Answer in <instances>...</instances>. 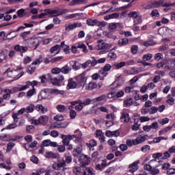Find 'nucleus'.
Segmentation results:
<instances>
[{
  "mask_svg": "<svg viewBox=\"0 0 175 175\" xmlns=\"http://www.w3.org/2000/svg\"><path fill=\"white\" fill-rule=\"evenodd\" d=\"M51 73L52 75H48V79L53 85L59 87L62 81L65 80V77H64L63 75H59V73H61V68L58 67L54 68L51 70Z\"/></svg>",
  "mask_w": 175,
  "mask_h": 175,
  "instance_id": "1",
  "label": "nucleus"
},
{
  "mask_svg": "<svg viewBox=\"0 0 175 175\" xmlns=\"http://www.w3.org/2000/svg\"><path fill=\"white\" fill-rule=\"evenodd\" d=\"M27 44L30 49L36 50L40 44V38H30L27 40Z\"/></svg>",
  "mask_w": 175,
  "mask_h": 175,
  "instance_id": "2",
  "label": "nucleus"
},
{
  "mask_svg": "<svg viewBox=\"0 0 175 175\" xmlns=\"http://www.w3.org/2000/svg\"><path fill=\"white\" fill-rule=\"evenodd\" d=\"M75 79L79 88L81 87L84 88V86L85 85V83L87 82V77H85V72H83V73L79 75L78 76L75 77Z\"/></svg>",
  "mask_w": 175,
  "mask_h": 175,
  "instance_id": "3",
  "label": "nucleus"
},
{
  "mask_svg": "<svg viewBox=\"0 0 175 175\" xmlns=\"http://www.w3.org/2000/svg\"><path fill=\"white\" fill-rule=\"evenodd\" d=\"M6 73H7L8 77H11L12 79H15L16 80H17V79H20V77L24 76V72H21V75L18 77L16 78V77L14 75H18V70H14V71L10 70V68L7 69V70H5L4 72L3 75H6Z\"/></svg>",
  "mask_w": 175,
  "mask_h": 175,
  "instance_id": "4",
  "label": "nucleus"
},
{
  "mask_svg": "<svg viewBox=\"0 0 175 175\" xmlns=\"http://www.w3.org/2000/svg\"><path fill=\"white\" fill-rule=\"evenodd\" d=\"M76 137L75 135H61V138L62 139V143L64 146H69V143H70V140H73Z\"/></svg>",
  "mask_w": 175,
  "mask_h": 175,
  "instance_id": "5",
  "label": "nucleus"
},
{
  "mask_svg": "<svg viewBox=\"0 0 175 175\" xmlns=\"http://www.w3.org/2000/svg\"><path fill=\"white\" fill-rule=\"evenodd\" d=\"M79 161L80 162V166L81 167H84V166H87L88 163H90V158L88 155L82 154L79 157Z\"/></svg>",
  "mask_w": 175,
  "mask_h": 175,
  "instance_id": "6",
  "label": "nucleus"
},
{
  "mask_svg": "<svg viewBox=\"0 0 175 175\" xmlns=\"http://www.w3.org/2000/svg\"><path fill=\"white\" fill-rule=\"evenodd\" d=\"M75 88H80L79 86V84L77 83V81H75L73 79L70 78L68 79V83L67 85V90H70V89H75Z\"/></svg>",
  "mask_w": 175,
  "mask_h": 175,
  "instance_id": "7",
  "label": "nucleus"
},
{
  "mask_svg": "<svg viewBox=\"0 0 175 175\" xmlns=\"http://www.w3.org/2000/svg\"><path fill=\"white\" fill-rule=\"evenodd\" d=\"M80 27H83L81 23H74L71 25H66V31L69 32L70 31H73V29H76V28H79Z\"/></svg>",
  "mask_w": 175,
  "mask_h": 175,
  "instance_id": "8",
  "label": "nucleus"
},
{
  "mask_svg": "<svg viewBox=\"0 0 175 175\" xmlns=\"http://www.w3.org/2000/svg\"><path fill=\"white\" fill-rule=\"evenodd\" d=\"M139 163H140V161L137 160V161H135L132 164H130L129 165V167L130 169L129 172L135 173V172H136L139 169V166H137V165H139Z\"/></svg>",
  "mask_w": 175,
  "mask_h": 175,
  "instance_id": "9",
  "label": "nucleus"
},
{
  "mask_svg": "<svg viewBox=\"0 0 175 175\" xmlns=\"http://www.w3.org/2000/svg\"><path fill=\"white\" fill-rule=\"evenodd\" d=\"M44 12H45V13H46L47 14H51L53 17L61 16V14H62V13L58 12V10H57L46 9L44 10Z\"/></svg>",
  "mask_w": 175,
  "mask_h": 175,
  "instance_id": "10",
  "label": "nucleus"
},
{
  "mask_svg": "<svg viewBox=\"0 0 175 175\" xmlns=\"http://www.w3.org/2000/svg\"><path fill=\"white\" fill-rule=\"evenodd\" d=\"M146 137L140 136L137 137L135 140L133 141V146H137V144H142V143H144L146 142Z\"/></svg>",
  "mask_w": 175,
  "mask_h": 175,
  "instance_id": "11",
  "label": "nucleus"
},
{
  "mask_svg": "<svg viewBox=\"0 0 175 175\" xmlns=\"http://www.w3.org/2000/svg\"><path fill=\"white\" fill-rule=\"evenodd\" d=\"M15 51H18V53H27L28 51V47L27 46H20L19 44H17L14 46Z\"/></svg>",
  "mask_w": 175,
  "mask_h": 175,
  "instance_id": "12",
  "label": "nucleus"
},
{
  "mask_svg": "<svg viewBox=\"0 0 175 175\" xmlns=\"http://www.w3.org/2000/svg\"><path fill=\"white\" fill-rule=\"evenodd\" d=\"M111 69V66L109 64H106L103 69H101L100 70V75H103V76H106L107 75V72Z\"/></svg>",
  "mask_w": 175,
  "mask_h": 175,
  "instance_id": "13",
  "label": "nucleus"
},
{
  "mask_svg": "<svg viewBox=\"0 0 175 175\" xmlns=\"http://www.w3.org/2000/svg\"><path fill=\"white\" fill-rule=\"evenodd\" d=\"M48 92L52 94V95H64L65 93L64 90H59L58 89H49Z\"/></svg>",
  "mask_w": 175,
  "mask_h": 175,
  "instance_id": "14",
  "label": "nucleus"
},
{
  "mask_svg": "<svg viewBox=\"0 0 175 175\" xmlns=\"http://www.w3.org/2000/svg\"><path fill=\"white\" fill-rule=\"evenodd\" d=\"M29 84H31V81L26 82V84L24 85H21V87L14 88V91H24V90H27V88H29Z\"/></svg>",
  "mask_w": 175,
  "mask_h": 175,
  "instance_id": "15",
  "label": "nucleus"
},
{
  "mask_svg": "<svg viewBox=\"0 0 175 175\" xmlns=\"http://www.w3.org/2000/svg\"><path fill=\"white\" fill-rule=\"evenodd\" d=\"M87 0H72L69 3V6H75L76 5H84L86 3Z\"/></svg>",
  "mask_w": 175,
  "mask_h": 175,
  "instance_id": "16",
  "label": "nucleus"
},
{
  "mask_svg": "<svg viewBox=\"0 0 175 175\" xmlns=\"http://www.w3.org/2000/svg\"><path fill=\"white\" fill-rule=\"evenodd\" d=\"M87 25L90 27H95V25H100L99 21L96 19L92 20L89 18L86 21Z\"/></svg>",
  "mask_w": 175,
  "mask_h": 175,
  "instance_id": "17",
  "label": "nucleus"
},
{
  "mask_svg": "<svg viewBox=\"0 0 175 175\" xmlns=\"http://www.w3.org/2000/svg\"><path fill=\"white\" fill-rule=\"evenodd\" d=\"M38 146V141H33L31 144H25L24 148L27 151H29V148H35Z\"/></svg>",
  "mask_w": 175,
  "mask_h": 175,
  "instance_id": "18",
  "label": "nucleus"
},
{
  "mask_svg": "<svg viewBox=\"0 0 175 175\" xmlns=\"http://www.w3.org/2000/svg\"><path fill=\"white\" fill-rule=\"evenodd\" d=\"M98 50H105V49L109 50V49H111V45L106 42H102L101 44H98Z\"/></svg>",
  "mask_w": 175,
  "mask_h": 175,
  "instance_id": "19",
  "label": "nucleus"
},
{
  "mask_svg": "<svg viewBox=\"0 0 175 175\" xmlns=\"http://www.w3.org/2000/svg\"><path fill=\"white\" fill-rule=\"evenodd\" d=\"M4 92L5 93V94L3 95V100H9L10 99V94H12V90L9 89H5L4 90Z\"/></svg>",
  "mask_w": 175,
  "mask_h": 175,
  "instance_id": "20",
  "label": "nucleus"
},
{
  "mask_svg": "<svg viewBox=\"0 0 175 175\" xmlns=\"http://www.w3.org/2000/svg\"><path fill=\"white\" fill-rule=\"evenodd\" d=\"M60 70H61L62 73H64V75H68L72 70V68L69 67V66H68V65H66L64 67H62V68H60Z\"/></svg>",
  "mask_w": 175,
  "mask_h": 175,
  "instance_id": "21",
  "label": "nucleus"
},
{
  "mask_svg": "<svg viewBox=\"0 0 175 175\" xmlns=\"http://www.w3.org/2000/svg\"><path fill=\"white\" fill-rule=\"evenodd\" d=\"M17 35H18V33H17V31H16L15 30L14 31H11L8 33L6 36V38L8 40H12V39H14V38H16Z\"/></svg>",
  "mask_w": 175,
  "mask_h": 175,
  "instance_id": "22",
  "label": "nucleus"
},
{
  "mask_svg": "<svg viewBox=\"0 0 175 175\" xmlns=\"http://www.w3.org/2000/svg\"><path fill=\"white\" fill-rule=\"evenodd\" d=\"M133 105V100L131 98H127L124 101V107H129Z\"/></svg>",
  "mask_w": 175,
  "mask_h": 175,
  "instance_id": "23",
  "label": "nucleus"
},
{
  "mask_svg": "<svg viewBox=\"0 0 175 175\" xmlns=\"http://www.w3.org/2000/svg\"><path fill=\"white\" fill-rule=\"evenodd\" d=\"M83 151V146L81 145L78 146L76 148H74V156L77 157V155H80Z\"/></svg>",
  "mask_w": 175,
  "mask_h": 175,
  "instance_id": "24",
  "label": "nucleus"
},
{
  "mask_svg": "<svg viewBox=\"0 0 175 175\" xmlns=\"http://www.w3.org/2000/svg\"><path fill=\"white\" fill-rule=\"evenodd\" d=\"M121 121L124 122H129V114L128 113H123L120 117Z\"/></svg>",
  "mask_w": 175,
  "mask_h": 175,
  "instance_id": "25",
  "label": "nucleus"
},
{
  "mask_svg": "<svg viewBox=\"0 0 175 175\" xmlns=\"http://www.w3.org/2000/svg\"><path fill=\"white\" fill-rule=\"evenodd\" d=\"M83 175H95V171L92 168H85Z\"/></svg>",
  "mask_w": 175,
  "mask_h": 175,
  "instance_id": "26",
  "label": "nucleus"
},
{
  "mask_svg": "<svg viewBox=\"0 0 175 175\" xmlns=\"http://www.w3.org/2000/svg\"><path fill=\"white\" fill-rule=\"evenodd\" d=\"M163 0L154 1L152 2L154 8H160V6H163Z\"/></svg>",
  "mask_w": 175,
  "mask_h": 175,
  "instance_id": "27",
  "label": "nucleus"
},
{
  "mask_svg": "<svg viewBox=\"0 0 175 175\" xmlns=\"http://www.w3.org/2000/svg\"><path fill=\"white\" fill-rule=\"evenodd\" d=\"M95 88H98V84H96V83L95 82H90L87 90H89V91H91L92 90H95Z\"/></svg>",
  "mask_w": 175,
  "mask_h": 175,
  "instance_id": "28",
  "label": "nucleus"
},
{
  "mask_svg": "<svg viewBox=\"0 0 175 175\" xmlns=\"http://www.w3.org/2000/svg\"><path fill=\"white\" fill-rule=\"evenodd\" d=\"M36 110H37V111H40L42 114L44 113V111H47V109L44 108V107H43L42 105H37L36 107Z\"/></svg>",
  "mask_w": 175,
  "mask_h": 175,
  "instance_id": "29",
  "label": "nucleus"
},
{
  "mask_svg": "<svg viewBox=\"0 0 175 175\" xmlns=\"http://www.w3.org/2000/svg\"><path fill=\"white\" fill-rule=\"evenodd\" d=\"M46 158H52V159H54L57 158V154L53 152H46L45 154Z\"/></svg>",
  "mask_w": 175,
  "mask_h": 175,
  "instance_id": "30",
  "label": "nucleus"
},
{
  "mask_svg": "<svg viewBox=\"0 0 175 175\" xmlns=\"http://www.w3.org/2000/svg\"><path fill=\"white\" fill-rule=\"evenodd\" d=\"M129 17L134 18V20H136V18H137V17L139 16V12H130L128 14Z\"/></svg>",
  "mask_w": 175,
  "mask_h": 175,
  "instance_id": "31",
  "label": "nucleus"
},
{
  "mask_svg": "<svg viewBox=\"0 0 175 175\" xmlns=\"http://www.w3.org/2000/svg\"><path fill=\"white\" fill-rule=\"evenodd\" d=\"M43 62V56L40 55L38 59H36L31 65H40V63Z\"/></svg>",
  "mask_w": 175,
  "mask_h": 175,
  "instance_id": "32",
  "label": "nucleus"
},
{
  "mask_svg": "<svg viewBox=\"0 0 175 175\" xmlns=\"http://www.w3.org/2000/svg\"><path fill=\"white\" fill-rule=\"evenodd\" d=\"M39 119L41 124H47V122H49V117H47L46 116H42L39 118Z\"/></svg>",
  "mask_w": 175,
  "mask_h": 175,
  "instance_id": "33",
  "label": "nucleus"
},
{
  "mask_svg": "<svg viewBox=\"0 0 175 175\" xmlns=\"http://www.w3.org/2000/svg\"><path fill=\"white\" fill-rule=\"evenodd\" d=\"M143 44L146 47H150V46H154L155 42H154V40H149L148 41L144 42Z\"/></svg>",
  "mask_w": 175,
  "mask_h": 175,
  "instance_id": "34",
  "label": "nucleus"
},
{
  "mask_svg": "<svg viewBox=\"0 0 175 175\" xmlns=\"http://www.w3.org/2000/svg\"><path fill=\"white\" fill-rule=\"evenodd\" d=\"M34 94H36V90L35 89V87H33V89L29 90L27 92V97L29 98L31 96H32V95H34Z\"/></svg>",
  "mask_w": 175,
  "mask_h": 175,
  "instance_id": "35",
  "label": "nucleus"
},
{
  "mask_svg": "<svg viewBox=\"0 0 175 175\" xmlns=\"http://www.w3.org/2000/svg\"><path fill=\"white\" fill-rule=\"evenodd\" d=\"M129 42L128 38H122L119 40L118 44L119 46H125V44H128Z\"/></svg>",
  "mask_w": 175,
  "mask_h": 175,
  "instance_id": "36",
  "label": "nucleus"
},
{
  "mask_svg": "<svg viewBox=\"0 0 175 175\" xmlns=\"http://www.w3.org/2000/svg\"><path fill=\"white\" fill-rule=\"evenodd\" d=\"M151 58H152V54L151 53L144 55V56L142 57L143 62L150 61Z\"/></svg>",
  "mask_w": 175,
  "mask_h": 175,
  "instance_id": "37",
  "label": "nucleus"
},
{
  "mask_svg": "<svg viewBox=\"0 0 175 175\" xmlns=\"http://www.w3.org/2000/svg\"><path fill=\"white\" fill-rule=\"evenodd\" d=\"M125 66H126V63H125V62H121L120 63L113 64V66H115L116 69H120V68H124Z\"/></svg>",
  "mask_w": 175,
  "mask_h": 175,
  "instance_id": "38",
  "label": "nucleus"
},
{
  "mask_svg": "<svg viewBox=\"0 0 175 175\" xmlns=\"http://www.w3.org/2000/svg\"><path fill=\"white\" fill-rule=\"evenodd\" d=\"M14 146H16V144H14L13 142L8 143V145H7L6 152H10V151H12V149L14 147Z\"/></svg>",
  "mask_w": 175,
  "mask_h": 175,
  "instance_id": "39",
  "label": "nucleus"
},
{
  "mask_svg": "<svg viewBox=\"0 0 175 175\" xmlns=\"http://www.w3.org/2000/svg\"><path fill=\"white\" fill-rule=\"evenodd\" d=\"M35 109V105L33 104H30L29 106L26 107V113H32Z\"/></svg>",
  "mask_w": 175,
  "mask_h": 175,
  "instance_id": "40",
  "label": "nucleus"
},
{
  "mask_svg": "<svg viewBox=\"0 0 175 175\" xmlns=\"http://www.w3.org/2000/svg\"><path fill=\"white\" fill-rule=\"evenodd\" d=\"M108 58H110L111 59H114L117 58V54L116 53L113 52V50H111L110 52L108 53L107 55Z\"/></svg>",
  "mask_w": 175,
  "mask_h": 175,
  "instance_id": "41",
  "label": "nucleus"
},
{
  "mask_svg": "<svg viewBox=\"0 0 175 175\" xmlns=\"http://www.w3.org/2000/svg\"><path fill=\"white\" fill-rule=\"evenodd\" d=\"M57 110L59 111V113H64L66 110V107L65 105H59L57 106Z\"/></svg>",
  "mask_w": 175,
  "mask_h": 175,
  "instance_id": "42",
  "label": "nucleus"
},
{
  "mask_svg": "<svg viewBox=\"0 0 175 175\" xmlns=\"http://www.w3.org/2000/svg\"><path fill=\"white\" fill-rule=\"evenodd\" d=\"M137 50H139V46H137V45L131 46V51L133 55H135V54H137Z\"/></svg>",
  "mask_w": 175,
  "mask_h": 175,
  "instance_id": "43",
  "label": "nucleus"
},
{
  "mask_svg": "<svg viewBox=\"0 0 175 175\" xmlns=\"http://www.w3.org/2000/svg\"><path fill=\"white\" fill-rule=\"evenodd\" d=\"M18 17H20L22 18V17H24V14H25V10L24 9H20L17 11Z\"/></svg>",
  "mask_w": 175,
  "mask_h": 175,
  "instance_id": "44",
  "label": "nucleus"
},
{
  "mask_svg": "<svg viewBox=\"0 0 175 175\" xmlns=\"http://www.w3.org/2000/svg\"><path fill=\"white\" fill-rule=\"evenodd\" d=\"M59 49H61V46H59V44H56L53 46L50 49L51 54H53V53H54L55 51H57V50H59Z\"/></svg>",
  "mask_w": 175,
  "mask_h": 175,
  "instance_id": "45",
  "label": "nucleus"
},
{
  "mask_svg": "<svg viewBox=\"0 0 175 175\" xmlns=\"http://www.w3.org/2000/svg\"><path fill=\"white\" fill-rule=\"evenodd\" d=\"M87 145L89 148H92V147H95L96 146V141H95V139H91Z\"/></svg>",
  "mask_w": 175,
  "mask_h": 175,
  "instance_id": "46",
  "label": "nucleus"
},
{
  "mask_svg": "<svg viewBox=\"0 0 175 175\" xmlns=\"http://www.w3.org/2000/svg\"><path fill=\"white\" fill-rule=\"evenodd\" d=\"M114 170H116V169L114 168V167H110L109 168H108L105 172V174L106 175H110L113 173H114Z\"/></svg>",
  "mask_w": 175,
  "mask_h": 175,
  "instance_id": "47",
  "label": "nucleus"
},
{
  "mask_svg": "<svg viewBox=\"0 0 175 175\" xmlns=\"http://www.w3.org/2000/svg\"><path fill=\"white\" fill-rule=\"evenodd\" d=\"M158 111V107H151L149 109V114H155V113H157Z\"/></svg>",
  "mask_w": 175,
  "mask_h": 175,
  "instance_id": "48",
  "label": "nucleus"
},
{
  "mask_svg": "<svg viewBox=\"0 0 175 175\" xmlns=\"http://www.w3.org/2000/svg\"><path fill=\"white\" fill-rule=\"evenodd\" d=\"M33 129H35V126L33 125H29L26 128L27 133H32L33 132Z\"/></svg>",
  "mask_w": 175,
  "mask_h": 175,
  "instance_id": "49",
  "label": "nucleus"
},
{
  "mask_svg": "<svg viewBox=\"0 0 175 175\" xmlns=\"http://www.w3.org/2000/svg\"><path fill=\"white\" fill-rule=\"evenodd\" d=\"M143 20H142V16H138L136 19H134V25H137V24H142Z\"/></svg>",
  "mask_w": 175,
  "mask_h": 175,
  "instance_id": "50",
  "label": "nucleus"
},
{
  "mask_svg": "<svg viewBox=\"0 0 175 175\" xmlns=\"http://www.w3.org/2000/svg\"><path fill=\"white\" fill-rule=\"evenodd\" d=\"M150 150H151V148L148 145H145L141 148V151H142V152H147V151H150Z\"/></svg>",
  "mask_w": 175,
  "mask_h": 175,
  "instance_id": "51",
  "label": "nucleus"
},
{
  "mask_svg": "<svg viewBox=\"0 0 175 175\" xmlns=\"http://www.w3.org/2000/svg\"><path fill=\"white\" fill-rule=\"evenodd\" d=\"M132 131H139L140 129V124L137 123H134L131 126Z\"/></svg>",
  "mask_w": 175,
  "mask_h": 175,
  "instance_id": "52",
  "label": "nucleus"
},
{
  "mask_svg": "<svg viewBox=\"0 0 175 175\" xmlns=\"http://www.w3.org/2000/svg\"><path fill=\"white\" fill-rule=\"evenodd\" d=\"M168 96L170 98L166 100V103L170 105V106H173V105H174V98H172L170 95Z\"/></svg>",
  "mask_w": 175,
  "mask_h": 175,
  "instance_id": "53",
  "label": "nucleus"
},
{
  "mask_svg": "<svg viewBox=\"0 0 175 175\" xmlns=\"http://www.w3.org/2000/svg\"><path fill=\"white\" fill-rule=\"evenodd\" d=\"M162 58H163V55L161 53L154 55V59L156 61H159V59H162Z\"/></svg>",
  "mask_w": 175,
  "mask_h": 175,
  "instance_id": "54",
  "label": "nucleus"
},
{
  "mask_svg": "<svg viewBox=\"0 0 175 175\" xmlns=\"http://www.w3.org/2000/svg\"><path fill=\"white\" fill-rule=\"evenodd\" d=\"M152 17H159V12L157 10H153L150 13Z\"/></svg>",
  "mask_w": 175,
  "mask_h": 175,
  "instance_id": "55",
  "label": "nucleus"
},
{
  "mask_svg": "<svg viewBox=\"0 0 175 175\" xmlns=\"http://www.w3.org/2000/svg\"><path fill=\"white\" fill-rule=\"evenodd\" d=\"M133 95L135 100H140V95H139V91L135 90L133 91Z\"/></svg>",
  "mask_w": 175,
  "mask_h": 175,
  "instance_id": "56",
  "label": "nucleus"
},
{
  "mask_svg": "<svg viewBox=\"0 0 175 175\" xmlns=\"http://www.w3.org/2000/svg\"><path fill=\"white\" fill-rule=\"evenodd\" d=\"M76 111L71 109L70 111V118H71V120H75V118H76Z\"/></svg>",
  "mask_w": 175,
  "mask_h": 175,
  "instance_id": "57",
  "label": "nucleus"
},
{
  "mask_svg": "<svg viewBox=\"0 0 175 175\" xmlns=\"http://www.w3.org/2000/svg\"><path fill=\"white\" fill-rule=\"evenodd\" d=\"M91 102H92V100L91 98H86L83 101H82V105L83 106H88V105H90Z\"/></svg>",
  "mask_w": 175,
  "mask_h": 175,
  "instance_id": "58",
  "label": "nucleus"
},
{
  "mask_svg": "<svg viewBox=\"0 0 175 175\" xmlns=\"http://www.w3.org/2000/svg\"><path fill=\"white\" fill-rule=\"evenodd\" d=\"M65 146H64V144L59 146L57 148V150L59 151V152H65V150H66V148Z\"/></svg>",
  "mask_w": 175,
  "mask_h": 175,
  "instance_id": "59",
  "label": "nucleus"
},
{
  "mask_svg": "<svg viewBox=\"0 0 175 175\" xmlns=\"http://www.w3.org/2000/svg\"><path fill=\"white\" fill-rule=\"evenodd\" d=\"M166 50H169V45H167V44L161 46L159 49V51H166Z\"/></svg>",
  "mask_w": 175,
  "mask_h": 175,
  "instance_id": "60",
  "label": "nucleus"
},
{
  "mask_svg": "<svg viewBox=\"0 0 175 175\" xmlns=\"http://www.w3.org/2000/svg\"><path fill=\"white\" fill-rule=\"evenodd\" d=\"M54 120H55V121H64V116L57 115L54 117Z\"/></svg>",
  "mask_w": 175,
  "mask_h": 175,
  "instance_id": "61",
  "label": "nucleus"
},
{
  "mask_svg": "<svg viewBox=\"0 0 175 175\" xmlns=\"http://www.w3.org/2000/svg\"><path fill=\"white\" fill-rule=\"evenodd\" d=\"M66 159L64 160L65 163H70L72 162V156H65Z\"/></svg>",
  "mask_w": 175,
  "mask_h": 175,
  "instance_id": "62",
  "label": "nucleus"
},
{
  "mask_svg": "<svg viewBox=\"0 0 175 175\" xmlns=\"http://www.w3.org/2000/svg\"><path fill=\"white\" fill-rule=\"evenodd\" d=\"M167 174L168 175H173L175 174V169L174 168H170L167 170Z\"/></svg>",
  "mask_w": 175,
  "mask_h": 175,
  "instance_id": "63",
  "label": "nucleus"
},
{
  "mask_svg": "<svg viewBox=\"0 0 175 175\" xmlns=\"http://www.w3.org/2000/svg\"><path fill=\"white\" fill-rule=\"evenodd\" d=\"M159 173V170L157 168H152L151 171H150V174L152 175H157Z\"/></svg>",
  "mask_w": 175,
  "mask_h": 175,
  "instance_id": "64",
  "label": "nucleus"
}]
</instances>
